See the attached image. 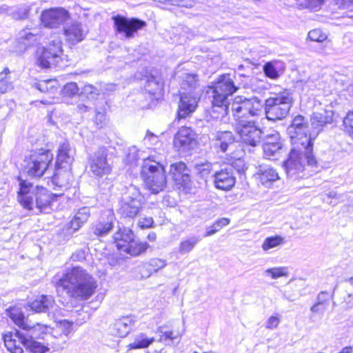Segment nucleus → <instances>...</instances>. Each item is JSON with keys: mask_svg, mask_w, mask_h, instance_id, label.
Listing matches in <instances>:
<instances>
[{"mask_svg": "<svg viewBox=\"0 0 353 353\" xmlns=\"http://www.w3.org/2000/svg\"><path fill=\"white\" fill-rule=\"evenodd\" d=\"M74 234V230H72V229H70L68 226V225H66L61 230V231L59 233V235L60 236V237L63 239V240L67 241L70 239L73 236Z\"/></svg>", "mask_w": 353, "mask_h": 353, "instance_id": "57", "label": "nucleus"}, {"mask_svg": "<svg viewBox=\"0 0 353 353\" xmlns=\"http://www.w3.org/2000/svg\"><path fill=\"white\" fill-rule=\"evenodd\" d=\"M90 215V208L88 207H83L78 210L74 218H75L79 223L84 224L88 221Z\"/></svg>", "mask_w": 353, "mask_h": 353, "instance_id": "50", "label": "nucleus"}, {"mask_svg": "<svg viewBox=\"0 0 353 353\" xmlns=\"http://www.w3.org/2000/svg\"><path fill=\"white\" fill-rule=\"evenodd\" d=\"M143 200L139 190L134 185H129L122 194L119 214L125 218L134 219L141 209Z\"/></svg>", "mask_w": 353, "mask_h": 353, "instance_id": "11", "label": "nucleus"}, {"mask_svg": "<svg viewBox=\"0 0 353 353\" xmlns=\"http://www.w3.org/2000/svg\"><path fill=\"white\" fill-rule=\"evenodd\" d=\"M73 323L67 320L60 321V326L62 327V332L68 336L72 332Z\"/></svg>", "mask_w": 353, "mask_h": 353, "instance_id": "58", "label": "nucleus"}, {"mask_svg": "<svg viewBox=\"0 0 353 353\" xmlns=\"http://www.w3.org/2000/svg\"><path fill=\"white\" fill-rule=\"evenodd\" d=\"M210 136L214 148L221 152H226L235 141L234 135L230 131H218Z\"/></svg>", "mask_w": 353, "mask_h": 353, "instance_id": "21", "label": "nucleus"}, {"mask_svg": "<svg viewBox=\"0 0 353 353\" xmlns=\"http://www.w3.org/2000/svg\"><path fill=\"white\" fill-rule=\"evenodd\" d=\"M69 18V12L65 9L53 8L42 12L41 21L45 27L55 28L65 23Z\"/></svg>", "mask_w": 353, "mask_h": 353, "instance_id": "16", "label": "nucleus"}, {"mask_svg": "<svg viewBox=\"0 0 353 353\" xmlns=\"http://www.w3.org/2000/svg\"><path fill=\"white\" fill-rule=\"evenodd\" d=\"M297 129H308L307 121L301 115L296 116L287 129L288 134H295Z\"/></svg>", "mask_w": 353, "mask_h": 353, "instance_id": "36", "label": "nucleus"}, {"mask_svg": "<svg viewBox=\"0 0 353 353\" xmlns=\"http://www.w3.org/2000/svg\"><path fill=\"white\" fill-rule=\"evenodd\" d=\"M106 122V116L104 112L96 111L94 117V123L97 128L101 129L105 125Z\"/></svg>", "mask_w": 353, "mask_h": 353, "instance_id": "54", "label": "nucleus"}, {"mask_svg": "<svg viewBox=\"0 0 353 353\" xmlns=\"http://www.w3.org/2000/svg\"><path fill=\"white\" fill-rule=\"evenodd\" d=\"M345 131L353 136V110L349 112L343 119Z\"/></svg>", "mask_w": 353, "mask_h": 353, "instance_id": "52", "label": "nucleus"}, {"mask_svg": "<svg viewBox=\"0 0 353 353\" xmlns=\"http://www.w3.org/2000/svg\"><path fill=\"white\" fill-rule=\"evenodd\" d=\"M162 88L163 83L160 77H155L151 74L147 77L144 85V89L150 94L154 95L159 92Z\"/></svg>", "mask_w": 353, "mask_h": 353, "instance_id": "33", "label": "nucleus"}, {"mask_svg": "<svg viewBox=\"0 0 353 353\" xmlns=\"http://www.w3.org/2000/svg\"><path fill=\"white\" fill-rule=\"evenodd\" d=\"M178 78L180 79V93L198 92L199 80L196 74L184 72L178 75Z\"/></svg>", "mask_w": 353, "mask_h": 353, "instance_id": "25", "label": "nucleus"}, {"mask_svg": "<svg viewBox=\"0 0 353 353\" xmlns=\"http://www.w3.org/2000/svg\"><path fill=\"white\" fill-rule=\"evenodd\" d=\"M282 148V143H276L273 145H267L263 144V150L264 154L268 157H271L274 156L277 152L280 151Z\"/></svg>", "mask_w": 353, "mask_h": 353, "instance_id": "48", "label": "nucleus"}, {"mask_svg": "<svg viewBox=\"0 0 353 353\" xmlns=\"http://www.w3.org/2000/svg\"><path fill=\"white\" fill-rule=\"evenodd\" d=\"M134 237L132 230L125 227L119 228L113 236L117 247L120 251L123 250V245L128 244Z\"/></svg>", "mask_w": 353, "mask_h": 353, "instance_id": "30", "label": "nucleus"}, {"mask_svg": "<svg viewBox=\"0 0 353 353\" xmlns=\"http://www.w3.org/2000/svg\"><path fill=\"white\" fill-rule=\"evenodd\" d=\"M126 158L127 161L131 163L137 161L139 159V150L136 146H132L128 148Z\"/></svg>", "mask_w": 353, "mask_h": 353, "instance_id": "53", "label": "nucleus"}, {"mask_svg": "<svg viewBox=\"0 0 353 353\" xmlns=\"http://www.w3.org/2000/svg\"><path fill=\"white\" fill-rule=\"evenodd\" d=\"M199 92L180 93V101L178 105L177 118L185 119L192 114L197 107Z\"/></svg>", "mask_w": 353, "mask_h": 353, "instance_id": "19", "label": "nucleus"}, {"mask_svg": "<svg viewBox=\"0 0 353 353\" xmlns=\"http://www.w3.org/2000/svg\"><path fill=\"white\" fill-rule=\"evenodd\" d=\"M339 8L348 9L353 5V0H336Z\"/></svg>", "mask_w": 353, "mask_h": 353, "instance_id": "64", "label": "nucleus"}, {"mask_svg": "<svg viewBox=\"0 0 353 353\" xmlns=\"http://www.w3.org/2000/svg\"><path fill=\"white\" fill-rule=\"evenodd\" d=\"M231 113L242 142L252 147L259 145L262 131L253 119L263 113L262 100L254 96H237L232 102Z\"/></svg>", "mask_w": 353, "mask_h": 353, "instance_id": "2", "label": "nucleus"}, {"mask_svg": "<svg viewBox=\"0 0 353 353\" xmlns=\"http://www.w3.org/2000/svg\"><path fill=\"white\" fill-rule=\"evenodd\" d=\"M201 241L199 236H191L188 239L182 241L179 246V252L181 254H185L190 252Z\"/></svg>", "mask_w": 353, "mask_h": 353, "instance_id": "34", "label": "nucleus"}, {"mask_svg": "<svg viewBox=\"0 0 353 353\" xmlns=\"http://www.w3.org/2000/svg\"><path fill=\"white\" fill-rule=\"evenodd\" d=\"M230 219L228 218H221L218 219L213 223V227L217 228V229L219 230L223 226L228 225L230 223Z\"/></svg>", "mask_w": 353, "mask_h": 353, "instance_id": "62", "label": "nucleus"}, {"mask_svg": "<svg viewBox=\"0 0 353 353\" xmlns=\"http://www.w3.org/2000/svg\"><path fill=\"white\" fill-rule=\"evenodd\" d=\"M308 38L312 41L321 43L326 40L327 35L320 29H314L308 32Z\"/></svg>", "mask_w": 353, "mask_h": 353, "instance_id": "47", "label": "nucleus"}, {"mask_svg": "<svg viewBox=\"0 0 353 353\" xmlns=\"http://www.w3.org/2000/svg\"><path fill=\"white\" fill-rule=\"evenodd\" d=\"M239 172L232 164H219L212 174L213 185L215 188L223 191L230 190L236 183V174Z\"/></svg>", "mask_w": 353, "mask_h": 353, "instance_id": "14", "label": "nucleus"}, {"mask_svg": "<svg viewBox=\"0 0 353 353\" xmlns=\"http://www.w3.org/2000/svg\"><path fill=\"white\" fill-rule=\"evenodd\" d=\"M332 121V114H329L328 112L324 113L315 112L311 118V125L313 129V134H318L322 130L323 127L327 124L331 123Z\"/></svg>", "mask_w": 353, "mask_h": 353, "instance_id": "29", "label": "nucleus"}, {"mask_svg": "<svg viewBox=\"0 0 353 353\" xmlns=\"http://www.w3.org/2000/svg\"><path fill=\"white\" fill-rule=\"evenodd\" d=\"M19 186V201L23 208L28 210H32L35 205L39 212H48L52 202L59 196L43 187H33L31 183L21 179Z\"/></svg>", "mask_w": 353, "mask_h": 353, "instance_id": "6", "label": "nucleus"}, {"mask_svg": "<svg viewBox=\"0 0 353 353\" xmlns=\"http://www.w3.org/2000/svg\"><path fill=\"white\" fill-rule=\"evenodd\" d=\"M62 43L59 37L50 40L47 46L37 51V65L43 69L58 66L62 60Z\"/></svg>", "mask_w": 353, "mask_h": 353, "instance_id": "12", "label": "nucleus"}, {"mask_svg": "<svg viewBox=\"0 0 353 353\" xmlns=\"http://www.w3.org/2000/svg\"><path fill=\"white\" fill-rule=\"evenodd\" d=\"M55 83L56 82L52 79L41 81L35 83V88L41 92H52L56 88Z\"/></svg>", "mask_w": 353, "mask_h": 353, "instance_id": "44", "label": "nucleus"}, {"mask_svg": "<svg viewBox=\"0 0 353 353\" xmlns=\"http://www.w3.org/2000/svg\"><path fill=\"white\" fill-rule=\"evenodd\" d=\"M148 248L149 244L148 243L136 240L134 237L128 244L123 245V250L121 251L131 256H137L145 252Z\"/></svg>", "mask_w": 353, "mask_h": 353, "instance_id": "31", "label": "nucleus"}, {"mask_svg": "<svg viewBox=\"0 0 353 353\" xmlns=\"http://www.w3.org/2000/svg\"><path fill=\"white\" fill-rule=\"evenodd\" d=\"M264 274L265 275H270L273 279H276L281 276H287L288 275V270L286 267H276L267 269Z\"/></svg>", "mask_w": 353, "mask_h": 353, "instance_id": "43", "label": "nucleus"}, {"mask_svg": "<svg viewBox=\"0 0 353 353\" xmlns=\"http://www.w3.org/2000/svg\"><path fill=\"white\" fill-rule=\"evenodd\" d=\"M276 143H282L281 141L280 134L275 130H272L267 134L263 138V144L274 145Z\"/></svg>", "mask_w": 353, "mask_h": 353, "instance_id": "46", "label": "nucleus"}, {"mask_svg": "<svg viewBox=\"0 0 353 353\" xmlns=\"http://www.w3.org/2000/svg\"><path fill=\"white\" fill-rule=\"evenodd\" d=\"M327 309L326 306H322L321 304H318L317 302H315V303L310 307V311L312 313H321L323 314Z\"/></svg>", "mask_w": 353, "mask_h": 353, "instance_id": "63", "label": "nucleus"}, {"mask_svg": "<svg viewBox=\"0 0 353 353\" xmlns=\"http://www.w3.org/2000/svg\"><path fill=\"white\" fill-rule=\"evenodd\" d=\"M196 143V134L188 127L181 128L174 138V146L179 152H183L192 150Z\"/></svg>", "mask_w": 353, "mask_h": 353, "instance_id": "17", "label": "nucleus"}, {"mask_svg": "<svg viewBox=\"0 0 353 353\" xmlns=\"http://www.w3.org/2000/svg\"><path fill=\"white\" fill-rule=\"evenodd\" d=\"M57 285L71 292L72 296L81 300L92 296L97 288L96 279L79 266L73 267L59 279Z\"/></svg>", "mask_w": 353, "mask_h": 353, "instance_id": "5", "label": "nucleus"}, {"mask_svg": "<svg viewBox=\"0 0 353 353\" xmlns=\"http://www.w3.org/2000/svg\"><path fill=\"white\" fill-rule=\"evenodd\" d=\"M279 323V319L276 316H271L267 321L266 327L272 330L276 328Z\"/></svg>", "mask_w": 353, "mask_h": 353, "instance_id": "61", "label": "nucleus"}, {"mask_svg": "<svg viewBox=\"0 0 353 353\" xmlns=\"http://www.w3.org/2000/svg\"><path fill=\"white\" fill-rule=\"evenodd\" d=\"M308 129H297L295 134H288L292 148L283 161L286 176L292 180L307 177L319 171L321 165L313 154V142Z\"/></svg>", "mask_w": 353, "mask_h": 353, "instance_id": "1", "label": "nucleus"}, {"mask_svg": "<svg viewBox=\"0 0 353 353\" xmlns=\"http://www.w3.org/2000/svg\"><path fill=\"white\" fill-rule=\"evenodd\" d=\"M154 224V220L151 216H145L139 219L138 225L142 229L149 228L152 227Z\"/></svg>", "mask_w": 353, "mask_h": 353, "instance_id": "56", "label": "nucleus"}, {"mask_svg": "<svg viewBox=\"0 0 353 353\" xmlns=\"http://www.w3.org/2000/svg\"><path fill=\"white\" fill-rule=\"evenodd\" d=\"M30 10L31 6L30 5L23 4L14 10L12 8L9 15L15 20H24L28 17Z\"/></svg>", "mask_w": 353, "mask_h": 353, "instance_id": "38", "label": "nucleus"}, {"mask_svg": "<svg viewBox=\"0 0 353 353\" xmlns=\"http://www.w3.org/2000/svg\"><path fill=\"white\" fill-rule=\"evenodd\" d=\"M108 150L105 147L99 148L88 159L90 171L93 175L102 177L111 172V165L107 159Z\"/></svg>", "mask_w": 353, "mask_h": 353, "instance_id": "15", "label": "nucleus"}, {"mask_svg": "<svg viewBox=\"0 0 353 353\" xmlns=\"http://www.w3.org/2000/svg\"><path fill=\"white\" fill-rule=\"evenodd\" d=\"M159 332L161 333L159 339L160 341H163L164 340L167 339L173 341L174 339L181 337V335L179 334L174 335L172 331H163L161 327L159 328Z\"/></svg>", "mask_w": 353, "mask_h": 353, "instance_id": "55", "label": "nucleus"}, {"mask_svg": "<svg viewBox=\"0 0 353 353\" xmlns=\"http://www.w3.org/2000/svg\"><path fill=\"white\" fill-rule=\"evenodd\" d=\"M263 70L265 77L271 79H277L280 76L274 62L269 61L265 63L263 67Z\"/></svg>", "mask_w": 353, "mask_h": 353, "instance_id": "42", "label": "nucleus"}, {"mask_svg": "<svg viewBox=\"0 0 353 353\" xmlns=\"http://www.w3.org/2000/svg\"><path fill=\"white\" fill-rule=\"evenodd\" d=\"M219 166V163H212L205 162L195 165V174L196 176L205 181L208 178L212 179V174L214 173V170Z\"/></svg>", "mask_w": 353, "mask_h": 353, "instance_id": "32", "label": "nucleus"}, {"mask_svg": "<svg viewBox=\"0 0 353 353\" xmlns=\"http://www.w3.org/2000/svg\"><path fill=\"white\" fill-rule=\"evenodd\" d=\"M284 238L281 236L276 235L268 236L263 241L261 248L263 250L267 252L270 249L280 246L284 243Z\"/></svg>", "mask_w": 353, "mask_h": 353, "instance_id": "39", "label": "nucleus"}, {"mask_svg": "<svg viewBox=\"0 0 353 353\" xmlns=\"http://www.w3.org/2000/svg\"><path fill=\"white\" fill-rule=\"evenodd\" d=\"M21 346L26 348L30 353H46L50 351L47 345L42 344L39 341H29L21 343Z\"/></svg>", "mask_w": 353, "mask_h": 353, "instance_id": "37", "label": "nucleus"}, {"mask_svg": "<svg viewBox=\"0 0 353 353\" xmlns=\"http://www.w3.org/2000/svg\"><path fill=\"white\" fill-rule=\"evenodd\" d=\"M8 316L19 329L8 332L3 334L5 346L10 353H23L21 343L37 341V339H43L47 334L48 327L44 324L30 325L17 307L7 310Z\"/></svg>", "mask_w": 353, "mask_h": 353, "instance_id": "3", "label": "nucleus"}, {"mask_svg": "<svg viewBox=\"0 0 353 353\" xmlns=\"http://www.w3.org/2000/svg\"><path fill=\"white\" fill-rule=\"evenodd\" d=\"M29 307L37 313H54L57 309L54 298L49 295L37 296L33 301L29 303Z\"/></svg>", "mask_w": 353, "mask_h": 353, "instance_id": "22", "label": "nucleus"}, {"mask_svg": "<svg viewBox=\"0 0 353 353\" xmlns=\"http://www.w3.org/2000/svg\"><path fill=\"white\" fill-rule=\"evenodd\" d=\"M257 173L260 181L266 187H269L273 182L279 179L277 171L270 165H261Z\"/></svg>", "mask_w": 353, "mask_h": 353, "instance_id": "27", "label": "nucleus"}, {"mask_svg": "<svg viewBox=\"0 0 353 353\" xmlns=\"http://www.w3.org/2000/svg\"><path fill=\"white\" fill-rule=\"evenodd\" d=\"M169 176L176 185L180 186L188 187L191 183L190 170L183 161L170 165Z\"/></svg>", "mask_w": 353, "mask_h": 353, "instance_id": "20", "label": "nucleus"}, {"mask_svg": "<svg viewBox=\"0 0 353 353\" xmlns=\"http://www.w3.org/2000/svg\"><path fill=\"white\" fill-rule=\"evenodd\" d=\"M297 6L299 9H308L318 11L324 3L325 0H298Z\"/></svg>", "mask_w": 353, "mask_h": 353, "instance_id": "40", "label": "nucleus"}, {"mask_svg": "<svg viewBox=\"0 0 353 353\" xmlns=\"http://www.w3.org/2000/svg\"><path fill=\"white\" fill-rule=\"evenodd\" d=\"M53 159V154L49 150L40 149L23 161V170L32 177L40 178L47 171Z\"/></svg>", "mask_w": 353, "mask_h": 353, "instance_id": "10", "label": "nucleus"}, {"mask_svg": "<svg viewBox=\"0 0 353 353\" xmlns=\"http://www.w3.org/2000/svg\"><path fill=\"white\" fill-rule=\"evenodd\" d=\"M87 34L83 25L79 22H74L70 25L64 26V35L65 40L71 45H75L82 41Z\"/></svg>", "mask_w": 353, "mask_h": 353, "instance_id": "23", "label": "nucleus"}, {"mask_svg": "<svg viewBox=\"0 0 353 353\" xmlns=\"http://www.w3.org/2000/svg\"><path fill=\"white\" fill-rule=\"evenodd\" d=\"M293 93L284 89L262 101L265 117L268 121H276L285 119L293 105Z\"/></svg>", "mask_w": 353, "mask_h": 353, "instance_id": "7", "label": "nucleus"}, {"mask_svg": "<svg viewBox=\"0 0 353 353\" xmlns=\"http://www.w3.org/2000/svg\"><path fill=\"white\" fill-rule=\"evenodd\" d=\"M154 341L153 337L148 338L145 334L140 333L134 336V341L130 343L131 349H142L148 347Z\"/></svg>", "mask_w": 353, "mask_h": 353, "instance_id": "35", "label": "nucleus"}, {"mask_svg": "<svg viewBox=\"0 0 353 353\" xmlns=\"http://www.w3.org/2000/svg\"><path fill=\"white\" fill-rule=\"evenodd\" d=\"M297 6L299 9H308L318 11L324 3L325 0H298Z\"/></svg>", "mask_w": 353, "mask_h": 353, "instance_id": "41", "label": "nucleus"}, {"mask_svg": "<svg viewBox=\"0 0 353 353\" xmlns=\"http://www.w3.org/2000/svg\"><path fill=\"white\" fill-rule=\"evenodd\" d=\"M167 265L165 259L153 258L148 263H144L141 269V274L143 278H149L154 272H157Z\"/></svg>", "mask_w": 353, "mask_h": 353, "instance_id": "28", "label": "nucleus"}, {"mask_svg": "<svg viewBox=\"0 0 353 353\" xmlns=\"http://www.w3.org/2000/svg\"><path fill=\"white\" fill-rule=\"evenodd\" d=\"M114 221L115 217L114 214L109 212L106 218H101L93 225V233L99 237L105 236L113 229Z\"/></svg>", "mask_w": 353, "mask_h": 353, "instance_id": "26", "label": "nucleus"}, {"mask_svg": "<svg viewBox=\"0 0 353 353\" xmlns=\"http://www.w3.org/2000/svg\"><path fill=\"white\" fill-rule=\"evenodd\" d=\"M141 174L146 185L153 194L159 193L166 186L163 167L151 157L143 159Z\"/></svg>", "mask_w": 353, "mask_h": 353, "instance_id": "9", "label": "nucleus"}, {"mask_svg": "<svg viewBox=\"0 0 353 353\" xmlns=\"http://www.w3.org/2000/svg\"><path fill=\"white\" fill-rule=\"evenodd\" d=\"M212 100L210 112V117L219 120L221 123H226L229 121V112L231 105L228 97L232 95L238 88L230 74L220 76L212 88Z\"/></svg>", "mask_w": 353, "mask_h": 353, "instance_id": "4", "label": "nucleus"}, {"mask_svg": "<svg viewBox=\"0 0 353 353\" xmlns=\"http://www.w3.org/2000/svg\"><path fill=\"white\" fill-rule=\"evenodd\" d=\"M99 94V90L92 85H85L81 92L82 96L89 99H96Z\"/></svg>", "mask_w": 353, "mask_h": 353, "instance_id": "45", "label": "nucleus"}, {"mask_svg": "<svg viewBox=\"0 0 353 353\" xmlns=\"http://www.w3.org/2000/svg\"><path fill=\"white\" fill-rule=\"evenodd\" d=\"M134 321L131 316H122L110 326V333L119 337H125L130 332Z\"/></svg>", "mask_w": 353, "mask_h": 353, "instance_id": "24", "label": "nucleus"}, {"mask_svg": "<svg viewBox=\"0 0 353 353\" xmlns=\"http://www.w3.org/2000/svg\"><path fill=\"white\" fill-rule=\"evenodd\" d=\"M329 294L328 292L325 291H321L316 297V302L318 303V304H321L322 306H326L327 305V301L329 299Z\"/></svg>", "mask_w": 353, "mask_h": 353, "instance_id": "59", "label": "nucleus"}, {"mask_svg": "<svg viewBox=\"0 0 353 353\" xmlns=\"http://www.w3.org/2000/svg\"><path fill=\"white\" fill-rule=\"evenodd\" d=\"M13 83L9 77H1L0 78V94H5L13 89Z\"/></svg>", "mask_w": 353, "mask_h": 353, "instance_id": "49", "label": "nucleus"}, {"mask_svg": "<svg viewBox=\"0 0 353 353\" xmlns=\"http://www.w3.org/2000/svg\"><path fill=\"white\" fill-rule=\"evenodd\" d=\"M73 261H82L85 259V252L83 250H78L70 257Z\"/></svg>", "mask_w": 353, "mask_h": 353, "instance_id": "60", "label": "nucleus"}, {"mask_svg": "<svg viewBox=\"0 0 353 353\" xmlns=\"http://www.w3.org/2000/svg\"><path fill=\"white\" fill-rule=\"evenodd\" d=\"M114 29L116 33L126 39H132L140 30L144 28L147 23L145 21L137 17H126L121 14L112 17Z\"/></svg>", "mask_w": 353, "mask_h": 353, "instance_id": "13", "label": "nucleus"}, {"mask_svg": "<svg viewBox=\"0 0 353 353\" xmlns=\"http://www.w3.org/2000/svg\"><path fill=\"white\" fill-rule=\"evenodd\" d=\"M79 92V88L76 83L70 82L65 84L62 89V93L66 97H73Z\"/></svg>", "mask_w": 353, "mask_h": 353, "instance_id": "51", "label": "nucleus"}, {"mask_svg": "<svg viewBox=\"0 0 353 353\" xmlns=\"http://www.w3.org/2000/svg\"><path fill=\"white\" fill-rule=\"evenodd\" d=\"M39 32L37 28L21 30L18 34L13 50L17 54L23 53L28 47L40 39Z\"/></svg>", "mask_w": 353, "mask_h": 353, "instance_id": "18", "label": "nucleus"}, {"mask_svg": "<svg viewBox=\"0 0 353 353\" xmlns=\"http://www.w3.org/2000/svg\"><path fill=\"white\" fill-rule=\"evenodd\" d=\"M75 150L68 141L61 143L57 150L55 172L53 183L61 188H67L70 176V165L74 161Z\"/></svg>", "mask_w": 353, "mask_h": 353, "instance_id": "8", "label": "nucleus"}]
</instances>
